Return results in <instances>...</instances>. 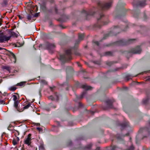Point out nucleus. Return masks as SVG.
Wrapping results in <instances>:
<instances>
[{"mask_svg":"<svg viewBox=\"0 0 150 150\" xmlns=\"http://www.w3.org/2000/svg\"><path fill=\"white\" fill-rule=\"evenodd\" d=\"M112 3L111 1L109 2L100 1L98 3V8L96 13L98 14L99 17L97 18V22L93 25L94 28H100L103 25H106L109 23L107 17L103 14V11L109 8L111 6Z\"/></svg>","mask_w":150,"mask_h":150,"instance_id":"obj_1","label":"nucleus"},{"mask_svg":"<svg viewBox=\"0 0 150 150\" xmlns=\"http://www.w3.org/2000/svg\"><path fill=\"white\" fill-rule=\"evenodd\" d=\"M80 41L81 40H77L73 47L66 50L64 54L60 55V60L61 61L62 64H64L65 62H69L72 59V51L73 50L75 51L77 49Z\"/></svg>","mask_w":150,"mask_h":150,"instance_id":"obj_2","label":"nucleus"},{"mask_svg":"<svg viewBox=\"0 0 150 150\" xmlns=\"http://www.w3.org/2000/svg\"><path fill=\"white\" fill-rule=\"evenodd\" d=\"M80 41L81 40H77L73 47L66 50L64 54L60 55V60L61 61L62 64H64L65 62H69L72 59V51L73 50L75 51L77 49Z\"/></svg>","mask_w":150,"mask_h":150,"instance_id":"obj_3","label":"nucleus"},{"mask_svg":"<svg viewBox=\"0 0 150 150\" xmlns=\"http://www.w3.org/2000/svg\"><path fill=\"white\" fill-rule=\"evenodd\" d=\"M135 40V39H129L127 40H120L115 42H110L108 44H104L103 45H101L99 42L93 41V43L98 47L99 48H101L106 47H110L114 46H124L128 45L133 42Z\"/></svg>","mask_w":150,"mask_h":150,"instance_id":"obj_4","label":"nucleus"},{"mask_svg":"<svg viewBox=\"0 0 150 150\" xmlns=\"http://www.w3.org/2000/svg\"><path fill=\"white\" fill-rule=\"evenodd\" d=\"M125 4L122 1H119L116 7L113 14L116 18H121L125 15L126 10L124 7Z\"/></svg>","mask_w":150,"mask_h":150,"instance_id":"obj_5","label":"nucleus"},{"mask_svg":"<svg viewBox=\"0 0 150 150\" xmlns=\"http://www.w3.org/2000/svg\"><path fill=\"white\" fill-rule=\"evenodd\" d=\"M128 26L129 25H127L125 28L124 29L123 28L124 27L123 25L121 26L117 25L114 26L112 31H110L108 33L104 35L102 40L100 41V42H101L102 40L107 39L109 36H112V35H116L117 34L119 33L120 31H126L128 28Z\"/></svg>","mask_w":150,"mask_h":150,"instance_id":"obj_6","label":"nucleus"},{"mask_svg":"<svg viewBox=\"0 0 150 150\" xmlns=\"http://www.w3.org/2000/svg\"><path fill=\"white\" fill-rule=\"evenodd\" d=\"M146 0H144L138 1L136 3L134 1L133 2V6H135L136 8L132 12L133 16L134 18H137L139 17L140 12L139 10L137 9V8L139 6L143 7L146 6Z\"/></svg>","mask_w":150,"mask_h":150,"instance_id":"obj_7","label":"nucleus"},{"mask_svg":"<svg viewBox=\"0 0 150 150\" xmlns=\"http://www.w3.org/2000/svg\"><path fill=\"white\" fill-rule=\"evenodd\" d=\"M48 12L53 14H59L62 18H63L65 19H69V16H67L64 12V9L60 10L58 12L57 6L56 5L54 7H52L50 9L48 10Z\"/></svg>","mask_w":150,"mask_h":150,"instance_id":"obj_8","label":"nucleus"},{"mask_svg":"<svg viewBox=\"0 0 150 150\" xmlns=\"http://www.w3.org/2000/svg\"><path fill=\"white\" fill-rule=\"evenodd\" d=\"M40 47L44 49L48 50L49 53L52 54L53 52L55 45L54 43L47 42L44 44H40Z\"/></svg>","mask_w":150,"mask_h":150,"instance_id":"obj_9","label":"nucleus"},{"mask_svg":"<svg viewBox=\"0 0 150 150\" xmlns=\"http://www.w3.org/2000/svg\"><path fill=\"white\" fill-rule=\"evenodd\" d=\"M96 8L94 7L93 9L90 10L88 11H87L84 10H83L81 11V13L84 14L86 17V19L88 20L90 18V17L93 16L95 13V10H96Z\"/></svg>","mask_w":150,"mask_h":150,"instance_id":"obj_10","label":"nucleus"},{"mask_svg":"<svg viewBox=\"0 0 150 150\" xmlns=\"http://www.w3.org/2000/svg\"><path fill=\"white\" fill-rule=\"evenodd\" d=\"M142 49L140 46H137L136 47L131 49L129 51H125L122 53L125 52L128 54H131V53L133 54H139L140 53Z\"/></svg>","mask_w":150,"mask_h":150,"instance_id":"obj_11","label":"nucleus"},{"mask_svg":"<svg viewBox=\"0 0 150 150\" xmlns=\"http://www.w3.org/2000/svg\"><path fill=\"white\" fill-rule=\"evenodd\" d=\"M75 86L77 88H82L86 90H91L93 88L91 86H88L86 84L83 85L78 82L76 83Z\"/></svg>","mask_w":150,"mask_h":150,"instance_id":"obj_12","label":"nucleus"},{"mask_svg":"<svg viewBox=\"0 0 150 150\" xmlns=\"http://www.w3.org/2000/svg\"><path fill=\"white\" fill-rule=\"evenodd\" d=\"M66 71L67 74V81L71 76L72 73L73 71V69L71 67H67L66 68Z\"/></svg>","mask_w":150,"mask_h":150,"instance_id":"obj_13","label":"nucleus"},{"mask_svg":"<svg viewBox=\"0 0 150 150\" xmlns=\"http://www.w3.org/2000/svg\"><path fill=\"white\" fill-rule=\"evenodd\" d=\"M115 101L114 99H108L105 101L106 103L107 104L108 108L103 107V108L105 110H107L108 108H112L113 107L112 105L113 103Z\"/></svg>","mask_w":150,"mask_h":150,"instance_id":"obj_14","label":"nucleus"},{"mask_svg":"<svg viewBox=\"0 0 150 150\" xmlns=\"http://www.w3.org/2000/svg\"><path fill=\"white\" fill-rule=\"evenodd\" d=\"M138 132L139 133H142L144 132H147L148 133V135L147 136H144L142 138V139H143L144 138L148 136H150V130H149L148 128L146 127L140 128L138 131Z\"/></svg>","mask_w":150,"mask_h":150,"instance_id":"obj_15","label":"nucleus"},{"mask_svg":"<svg viewBox=\"0 0 150 150\" xmlns=\"http://www.w3.org/2000/svg\"><path fill=\"white\" fill-rule=\"evenodd\" d=\"M0 31V43H2L5 41L9 40L11 38V36L7 37L4 35L3 33H1Z\"/></svg>","mask_w":150,"mask_h":150,"instance_id":"obj_16","label":"nucleus"},{"mask_svg":"<svg viewBox=\"0 0 150 150\" xmlns=\"http://www.w3.org/2000/svg\"><path fill=\"white\" fill-rule=\"evenodd\" d=\"M31 134H29L26 138L24 139L23 143L27 145L28 146H31L32 139L31 138Z\"/></svg>","mask_w":150,"mask_h":150,"instance_id":"obj_17","label":"nucleus"},{"mask_svg":"<svg viewBox=\"0 0 150 150\" xmlns=\"http://www.w3.org/2000/svg\"><path fill=\"white\" fill-rule=\"evenodd\" d=\"M47 1L43 0L42 1V3L40 4L41 9L44 12H48V10L47 9L46 5L47 4Z\"/></svg>","mask_w":150,"mask_h":150,"instance_id":"obj_18","label":"nucleus"},{"mask_svg":"<svg viewBox=\"0 0 150 150\" xmlns=\"http://www.w3.org/2000/svg\"><path fill=\"white\" fill-rule=\"evenodd\" d=\"M7 55H8L10 57V58L13 59L14 60L13 62L14 63H15L16 61V57L14 54L12 52H11L10 51H8L6 54Z\"/></svg>","mask_w":150,"mask_h":150,"instance_id":"obj_19","label":"nucleus"},{"mask_svg":"<svg viewBox=\"0 0 150 150\" xmlns=\"http://www.w3.org/2000/svg\"><path fill=\"white\" fill-rule=\"evenodd\" d=\"M120 125L122 127L121 130L124 129L125 128L129 126V123L128 121H127L120 124Z\"/></svg>","mask_w":150,"mask_h":150,"instance_id":"obj_20","label":"nucleus"},{"mask_svg":"<svg viewBox=\"0 0 150 150\" xmlns=\"http://www.w3.org/2000/svg\"><path fill=\"white\" fill-rule=\"evenodd\" d=\"M147 97L145 99H143V103L145 105H147L150 99V98L149 97V94L148 93H146Z\"/></svg>","mask_w":150,"mask_h":150,"instance_id":"obj_21","label":"nucleus"},{"mask_svg":"<svg viewBox=\"0 0 150 150\" xmlns=\"http://www.w3.org/2000/svg\"><path fill=\"white\" fill-rule=\"evenodd\" d=\"M129 135V133H126V134L124 135L117 134L116 135V137L118 140L121 141L122 140V137H124L126 136H128Z\"/></svg>","mask_w":150,"mask_h":150,"instance_id":"obj_22","label":"nucleus"},{"mask_svg":"<svg viewBox=\"0 0 150 150\" xmlns=\"http://www.w3.org/2000/svg\"><path fill=\"white\" fill-rule=\"evenodd\" d=\"M119 149H121L116 146H111L107 148L106 150H118Z\"/></svg>","mask_w":150,"mask_h":150,"instance_id":"obj_23","label":"nucleus"},{"mask_svg":"<svg viewBox=\"0 0 150 150\" xmlns=\"http://www.w3.org/2000/svg\"><path fill=\"white\" fill-rule=\"evenodd\" d=\"M86 93V91H84L82 93V94L80 96H76V99L74 100L76 102L77 101V100H81L83 98V97L85 95Z\"/></svg>","mask_w":150,"mask_h":150,"instance_id":"obj_24","label":"nucleus"},{"mask_svg":"<svg viewBox=\"0 0 150 150\" xmlns=\"http://www.w3.org/2000/svg\"><path fill=\"white\" fill-rule=\"evenodd\" d=\"M136 76H133L130 74H127L125 76V78L127 81H128L131 79L132 77Z\"/></svg>","mask_w":150,"mask_h":150,"instance_id":"obj_25","label":"nucleus"},{"mask_svg":"<svg viewBox=\"0 0 150 150\" xmlns=\"http://www.w3.org/2000/svg\"><path fill=\"white\" fill-rule=\"evenodd\" d=\"M8 0H3L2 2L1 3V4L3 7H6L8 4Z\"/></svg>","mask_w":150,"mask_h":150,"instance_id":"obj_26","label":"nucleus"},{"mask_svg":"<svg viewBox=\"0 0 150 150\" xmlns=\"http://www.w3.org/2000/svg\"><path fill=\"white\" fill-rule=\"evenodd\" d=\"M113 52L112 51H108L105 52L104 53V55L105 56H112Z\"/></svg>","mask_w":150,"mask_h":150,"instance_id":"obj_27","label":"nucleus"},{"mask_svg":"<svg viewBox=\"0 0 150 150\" xmlns=\"http://www.w3.org/2000/svg\"><path fill=\"white\" fill-rule=\"evenodd\" d=\"M139 136V134H138L136 137V143L137 145L139 144L140 142V140L138 139V137Z\"/></svg>","mask_w":150,"mask_h":150,"instance_id":"obj_28","label":"nucleus"},{"mask_svg":"<svg viewBox=\"0 0 150 150\" xmlns=\"http://www.w3.org/2000/svg\"><path fill=\"white\" fill-rule=\"evenodd\" d=\"M84 35L83 34H79V40L81 41L84 38Z\"/></svg>","mask_w":150,"mask_h":150,"instance_id":"obj_29","label":"nucleus"},{"mask_svg":"<svg viewBox=\"0 0 150 150\" xmlns=\"http://www.w3.org/2000/svg\"><path fill=\"white\" fill-rule=\"evenodd\" d=\"M19 103L18 101H15L14 102V107L18 110V107Z\"/></svg>","mask_w":150,"mask_h":150,"instance_id":"obj_30","label":"nucleus"},{"mask_svg":"<svg viewBox=\"0 0 150 150\" xmlns=\"http://www.w3.org/2000/svg\"><path fill=\"white\" fill-rule=\"evenodd\" d=\"M115 63H116V62L114 61L107 62L106 64L108 66H111Z\"/></svg>","mask_w":150,"mask_h":150,"instance_id":"obj_31","label":"nucleus"},{"mask_svg":"<svg viewBox=\"0 0 150 150\" xmlns=\"http://www.w3.org/2000/svg\"><path fill=\"white\" fill-rule=\"evenodd\" d=\"M92 146V144L91 143L89 144H88V145H87L85 147L84 149H90L91 148Z\"/></svg>","mask_w":150,"mask_h":150,"instance_id":"obj_32","label":"nucleus"},{"mask_svg":"<svg viewBox=\"0 0 150 150\" xmlns=\"http://www.w3.org/2000/svg\"><path fill=\"white\" fill-rule=\"evenodd\" d=\"M49 106L50 108H55L56 107V106L55 105H54L52 103H50L49 104Z\"/></svg>","mask_w":150,"mask_h":150,"instance_id":"obj_33","label":"nucleus"},{"mask_svg":"<svg viewBox=\"0 0 150 150\" xmlns=\"http://www.w3.org/2000/svg\"><path fill=\"white\" fill-rule=\"evenodd\" d=\"M17 89V88L14 86H12L10 87L9 90L11 91H14Z\"/></svg>","mask_w":150,"mask_h":150,"instance_id":"obj_34","label":"nucleus"},{"mask_svg":"<svg viewBox=\"0 0 150 150\" xmlns=\"http://www.w3.org/2000/svg\"><path fill=\"white\" fill-rule=\"evenodd\" d=\"M24 44V42L22 43H20L19 42H17L16 46L18 47H20L23 46Z\"/></svg>","mask_w":150,"mask_h":150,"instance_id":"obj_35","label":"nucleus"},{"mask_svg":"<svg viewBox=\"0 0 150 150\" xmlns=\"http://www.w3.org/2000/svg\"><path fill=\"white\" fill-rule=\"evenodd\" d=\"M25 83V82H21L19 83H18L17 84H16V86H23L24 83Z\"/></svg>","mask_w":150,"mask_h":150,"instance_id":"obj_36","label":"nucleus"},{"mask_svg":"<svg viewBox=\"0 0 150 150\" xmlns=\"http://www.w3.org/2000/svg\"><path fill=\"white\" fill-rule=\"evenodd\" d=\"M72 144V142L71 140H69L67 143V145L68 146H70Z\"/></svg>","mask_w":150,"mask_h":150,"instance_id":"obj_37","label":"nucleus"},{"mask_svg":"<svg viewBox=\"0 0 150 150\" xmlns=\"http://www.w3.org/2000/svg\"><path fill=\"white\" fill-rule=\"evenodd\" d=\"M32 17V15H31L30 14H28L27 16V19H28V20L29 21L31 20Z\"/></svg>","mask_w":150,"mask_h":150,"instance_id":"obj_38","label":"nucleus"},{"mask_svg":"<svg viewBox=\"0 0 150 150\" xmlns=\"http://www.w3.org/2000/svg\"><path fill=\"white\" fill-rule=\"evenodd\" d=\"M3 68L4 69H6L7 71H9L10 70V67L8 66H4Z\"/></svg>","mask_w":150,"mask_h":150,"instance_id":"obj_39","label":"nucleus"},{"mask_svg":"<svg viewBox=\"0 0 150 150\" xmlns=\"http://www.w3.org/2000/svg\"><path fill=\"white\" fill-rule=\"evenodd\" d=\"M30 103H29L28 104H27L25 106L23 107V109H28L29 107L30 106Z\"/></svg>","mask_w":150,"mask_h":150,"instance_id":"obj_40","label":"nucleus"},{"mask_svg":"<svg viewBox=\"0 0 150 150\" xmlns=\"http://www.w3.org/2000/svg\"><path fill=\"white\" fill-rule=\"evenodd\" d=\"M50 107L49 106H46L45 108V109L47 111H49L50 110Z\"/></svg>","mask_w":150,"mask_h":150,"instance_id":"obj_41","label":"nucleus"},{"mask_svg":"<svg viewBox=\"0 0 150 150\" xmlns=\"http://www.w3.org/2000/svg\"><path fill=\"white\" fill-rule=\"evenodd\" d=\"M48 98L49 99L52 100H55L54 98L52 96H51L49 97Z\"/></svg>","mask_w":150,"mask_h":150,"instance_id":"obj_42","label":"nucleus"},{"mask_svg":"<svg viewBox=\"0 0 150 150\" xmlns=\"http://www.w3.org/2000/svg\"><path fill=\"white\" fill-rule=\"evenodd\" d=\"M138 26V27L140 28L141 29H142L143 30H144L145 29V27L144 26H143V25H140Z\"/></svg>","mask_w":150,"mask_h":150,"instance_id":"obj_43","label":"nucleus"},{"mask_svg":"<svg viewBox=\"0 0 150 150\" xmlns=\"http://www.w3.org/2000/svg\"><path fill=\"white\" fill-rule=\"evenodd\" d=\"M13 100L14 101H18V100H17V98L16 95H13Z\"/></svg>","mask_w":150,"mask_h":150,"instance_id":"obj_44","label":"nucleus"},{"mask_svg":"<svg viewBox=\"0 0 150 150\" xmlns=\"http://www.w3.org/2000/svg\"><path fill=\"white\" fill-rule=\"evenodd\" d=\"M41 83L43 84L46 85L47 84V82L44 80H42L41 81Z\"/></svg>","mask_w":150,"mask_h":150,"instance_id":"obj_45","label":"nucleus"},{"mask_svg":"<svg viewBox=\"0 0 150 150\" xmlns=\"http://www.w3.org/2000/svg\"><path fill=\"white\" fill-rule=\"evenodd\" d=\"M40 15V13H36L34 16H33V18L34 17H37Z\"/></svg>","mask_w":150,"mask_h":150,"instance_id":"obj_46","label":"nucleus"},{"mask_svg":"<svg viewBox=\"0 0 150 150\" xmlns=\"http://www.w3.org/2000/svg\"><path fill=\"white\" fill-rule=\"evenodd\" d=\"M11 35L12 36H15L16 35V33L14 32H11Z\"/></svg>","mask_w":150,"mask_h":150,"instance_id":"obj_47","label":"nucleus"},{"mask_svg":"<svg viewBox=\"0 0 150 150\" xmlns=\"http://www.w3.org/2000/svg\"><path fill=\"white\" fill-rule=\"evenodd\" d=\"M143 18H144V20H146V19H147V16L146 15L145 12H144V13Z\"/></svg>","mask_w":150,"mask_h":150,"instance_id":"obj_48","label":"nucleus"},{"mask_svg":"<svg viewBox=\"0 0 150 150\" xmlns=\"http://www.w3.org/2000/svg\"><path fill=\"white\" fill-rule=\"evenodd\" d=\"M12 143L14 145H16L17 144V142L15 139H13V140Z\"/></svg>","mask_w":150,"mask_h":150,"instance_id":"obj_49","label":"nucleus"},{"mask_svg":"<svg viewBox=\"0 0 150 150\" xmlns=\"http://www.w3.org/2000/svg\"><path fill=\"white\" fill-rule=\"evenodd\" d=\"M74 54L76 55H77V56H79V55H80V53L79 52H77V51H75V52H74Z\"/></svg>","mask_w":150,"mask_h":150,"instance_id":"obj_50","label":"nucleus"},{"mask_svg":"<svg viewBox=\"0 0 150 150\" xmlns=\"http://www.w3.org/2000/svg\"><path fill=\"white\" fill-rule=\"evenodd\" d=\"M118 69H119L117 68V69H116L115 70H108V72H113V71H117V70H118Z\"/></svg>","mask_w":150,"mask_h":150,"instance_id":"obj_51","label":"nucleus"},{"mask_svg":"<svg viewBox=\"0 0 150 150\" xmlns=\"http://www.w3.org/2000/svg\"><path fill=\"white\" fill-rule=\"evenodd\" d=\"M94 63L96 64H97L98 65L100 64V62L98 61H95L94 62Z\"/></svg>","mask_w":150,"mask_h":150,"instance_id":"obj_52","label":"nucleus"},{"mask_svg":"<svg viewBox=\"0 0 150 150\" xmlns=\"http://www.w3.org/2000/svg\"><path fill=\"white\" fill-rule=\"evenodd\" d=\"M0 104H5V101L4 100H0Z\"/></svg>","mask_w":150,"mask_h":150,"instance_id":"obj_53","label":"nucleus"},{"mask_svg":"<svg viewBox=\"0 0 150 150\" xmlns=\"http://www.w3.org/2000/svg\"><path fill=\"white\" fill-rule=\"evenodd\" d=\"M83 106V104L80 102L79 103V108Z\"/></svg>","mask_w":150,"mask_h":150,"instance_id":"obj_54","label":"nucleus"},{"mask_svg":"<svg viewBox=\"0 0 150 150\" xmlns=\"http://www.w3.org/2000/svg\"><path fill=\"white\" fill-rule=\"evenodd\" d=\"M77 64L79 67H81V64L79 62H77Z\"/></svg>","mask_w":150,"mask_h":150,"instance_id":"obj_55","label":"nucleus"},{"mask_svg":"<svg viewBox=\"0 0 150 150\" xmlns=\"http://www.w3.org/2000/svg\"><path fill=\"white\" fill-rule=\"evenodd\" d=\"M2 21V18H0V25L2 24L1 22Z\"/></svg>","mask_w":150,"mask_h":150,"instance_id":"obj_56","label":"nucleus"},{"mask_svg":"<svg viewBox=\"0 0 150 150\" xmlns=\"http://www.w3.org/2000/svg\"><path fill=\"white\" fill-rule=\"evenodd\" d=\"M59 26L62 29H64V28H65L63 26V25H59Z\"/></svg>","mask_w":150,"mask_h":150,"instance_id":"obj_57","label":"nucleus"},{"mask_svg":"<svg viewBox=\"0 0 150 150\" xmlns=\"http://www.w3.org/2000/svg\"><path fill=\"white\" fill-rule=\"evenodd\" d=\"M59 100V96H57V101H58Z\"/></svg>","mask_w":150,"mask_h":150,"instance_id":"obj_58","label":"nucleus"},{"mask_svg":"<svg viewBox=\"0 0 150 150\" xmlns=\"http://www.w3.org/2000/svg\"><path fill=\"white\" fill-rule=\"evenodd\" d=\"M95 150H100V148L99 147H97Z\"/></svg>","mask_w":150,"mask_h":150,"instance_id":"obj_59","label":"nucleus"},{"mask_svg":"<svg viewBox=\"0 0 150 150\" xmlns=\"http://www.w3.org/2000/svg\"><path fill=\"white\" fill-rule=\"evenodd\" d=\"M37 129L38 130H39V131H40V128L39 127H37Z\"/></svg>","mask_w":150,"mask_h":150,"instance_id":"obj_60","label":"nucleus"},{"mask_svg":"<svg viewBox=\"0 0 150 150\" xmlns=\"http://www.w3.org/2000/svg\"><path fill=\"white\" fill-rule=\"evenodd\" d=\"M40 147L41 148L43 149V146H40Z\"/></svg>","mask_w":150,"mask_h":150,"instance_id":"obj_61","label":"nucleus"},{"mask_svg":"<svg viewBox=\"0 0 150 150\" xmlns=\"http://www.w3.org/2000/svg\"><path fill=\"white\" fill-rule=\"evenodd\" d=\"M18 17L20 19H21V17L20 15H19Z\"/></svg>","mask_w":150,"mask_h":150,"instance_id":"obj_62","label":"nucleus"},{"mask_svg":"<svg viewBox=\"0 0 150 150\" xmlns=\"http://www.w3.org/2000/svg\"><path fill=\"white\" fill-rule=\"evenodd\" d=\"M148 79L150 81V76L148 77Z\"/></svg>","mask_w":150,"mask_h":150,"instance_id":"obj_63","label":"nucleus"},{"mask_svg":"<svg viewBox=\"0 0 150 150\" xmlns=\"http://www.w3.org/2000/svg\"><path fill=\"white\" fill-rule=\"evenodd\" d=\"M2 80L1 79H0V83H1L2 82Z\"/></svg>","mask_w":150,"mask_h":150,"instance_id":"obj_64","label":"nucleus"}]
</instances>
